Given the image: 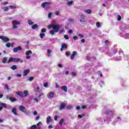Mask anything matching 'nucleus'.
I'll list each match as a JSON object with an SVG mask.
<instances>
[{
    "mask_svg": "<svg viewBox=\"0 0 129 129\" xmlns=\"http://www.w3.org/2000/svg\"><path fill=\"white\" fill-rule=\"evenodd\" d=\"M72 33H73V31H72V30H70L69 31V34H72Z\"/></svg>",
    "mask_w": 129,
    "mask_h": 129,
    "instance_id": "55",
    "label": "nucleus"
},
{
    "mask_svg": "<svg viewBox=\"0 0 129 129\" xmlns=\"http://www.w3.org/2000/svg\"><path fill=\"white\" fill-rule=\"evenodd\" d=\"M6 47H7V48H10V47H11V44H10V43H7L6 44Z\"/></svg>",
    "mask_w": 129,
    "mask_h": 129,
    "instance_id": "41",
    "label": "nucleus"
},
{
    "mask_svg": "<svg viewBox=\"0 0 129 129\" xmlns=\"http://www.w3.org/2000/svg\"><path fill=\"white\" fill-rule=\"evenodd\" d=\"M48 29H53L50 32V35H55V33H58L59 32V30H60V26L52 24L48 26Z\"/></svg>",
    "mask_w": 129,
    "mask_h": 129,
    "instance_id": "1",
    "label": "nucleus"
},
{
    "mask_svg": "<svg viewBox=\"0 0 129 129\" xmlns=\"http://www.w3.org/2000/svg\"><path fill=\"white\" fill-rule=\"evenodd\" d=\"M12 112H13V113H14V114H15V115H18V113H17V109H16V108H13L12 109Z\"/></svg>",
    "mask_w": 129,
    "mask_h": 129,
    "instance_id": "17",
    "label": "nucleus"
},
{
    "mask_svg": "<svg viewBox=\"0 0 129 129\" xmlns=\"http://www.w3.org/2000/svg\"><path fill=\"white\" fill-rule=\"evenodd\" d=\"M10 9H16V6H14L13 5H10L9 6Z\"/></svg>",
    "mask_w": 129,
    "mask_h": 129,
    "instance_id": "38",
    "label": "nucleus"
},
{
    "mask_svg": "<svg viewBox=\"0 0 129 129\" xmlns=\"http://www.w3.org/2000/svg\"><path fill=\"white\" fill-rule=\"evenodd\" d=\"M30 73V70H25L23 71V76H27L28 74Z\"/></svg>",
    "mask_w": 129,
    "mask_h": 129,
    "instance_id": "15",
    "label": "nucleus"
},
{
    "mask_svg": "<svg viewBox=\"0 0 129 129\" xmlns=\"http://www.w3.org/2000/svg\"><path fill=\"white\" fill-rule=\"evenodd\" d=\"M7 98L10 99L12 102H14V101H17V99L16 98H13L12 97L7 96Z\"/></svg>",
    "mask_w": 129,
    "mask_h": 129,
    "instance_id": "12",
    "label": "nucleus"
},
{
    "mask_svg": "<svg viewBox=\"0 0 129 129\" xmlns=\"http://www.w3.org/2000/svg\"><path fill=\"white\" fill-rule=\"evenodd\" d=\"M30 129H36L37 128V125H32L30 127Z\"/></svg>",
    "mask_w": 129,
    "mask_h": 129,
    "instance_id": "28",
    "label": "nucleus"
},
{
    "mask_svg": "<svg viewBox=\"0 0 129 129\" xmlns=\"http://www.w3.org/2000/svg\"><path fill=\"white\" fill-rule=\"evenodd\" d=\"M40 119V116H37L36 118V120H39Z\"/></svg>",
    "mask_w": 129,
    "mask_h": 129,
    "instance_id": "54",
    "label": "nucleus"
},
{
    "mask_svg": "<svg viewBox=\"0 0 129 129\" xmlns=\"http://www.w3.org/2000/svg\"><path fill=\"white\" fill-rule=\"evenodd\" d=\"M52 121V118H51V116H48L47 117V123H50V122Z\"/></svg>",
    "mask_w": 129,
    "mask_h": 129,
    "instance_id": "18",
    "label": "nucleus"
},
{
    "mask_svg": "<svg viewBox=\"0 0 129 129\" xmlns=\"http://www.w3.org/2000/svg\"><path fill=\"white\" fill-rule=\"evenodd\" d=\"M1 106L4 108H7V105H6V103H2L1 104Z\"/></svg>",
    "mask_w": 129,
    "mask_h": 129,
    "instance_id": "25",
    "label": "nucleus"
},
{
    "mask_svg": "<svg viewBox=\"0 0 129 129\" xmlns=\"http://www.w3.org/2000/svg\"><path fill=\"white\" fill-rule=\"evenodd\" d=\"M67 49V44L65 43L61 44V48H60L61 52L63 51V50H66Z\"/></svg>",
    "mask_w": 129,
    "mask_h": 129,
    "instance_id": "7",
    "label": "nucleus"
},
{
    "mask_svg": "<svg viewBox=\"0 0 129 129\" xmlns=\"http://www.w3.org/2000/svg\"><path fill=\"white\" fill-rule=\"evenodd\" d=\"M67 109H72V106L71 105H68L66 106Z\"/></svg>",
    "mask_w": 129,
    "mask_h": 129,
    "instance_id": "31",
    "label": "nucleus"
},
{
    "mask_svg": "<svg viewBox=\"0 0 129 129\" xmlns=\"http://www.w3.org/2000/svg\"><path fill=\"white\" fill-rule=\"evenodd\" d=\"M17 77H21L22 76V75L18 74L17 75Z\"/></svg>",
    "mask_w": 129,
    "mask_h": 129,
    "instance_id": "61",
    "label": "nucleus"
},
{
    "mask_svg": "<svg viewBox=\"0 0 129 129\" xmlns=\"http://www.w3.org/2000/svg\"><path fill=\"white\" fill-rule=\"evenodd\" d=\"M47 53H48V54H50V53H52V50L50 49H47Z\"/></svg>",
    "mask_w": 129,
    "mask_h": 129,
    "instance_id": "48",
    "label": "nucleus"
},
{
    "mask_svg": "<svg viewBox=\"0 0 129 129\" xmlns=\"http://www.w3.org/2000/svg\"><path fill=\"white\" fill-rule=\"evenodd\" d=\"M17 94L23 98L24 97H27L29 95V92L28 91H24V92L19 91L17 92Z\"/></svg>",
    "mask_w": 129,
    "mask_h": 129,
    "instance_id": "3",
    "label": "nucleus"
},
{
    "mask_svg": "<svg viewBox=\"0 0 129 129\" xmlns=\"http://www.w3.org/2000/svg\"><path fill=\"white\" fill-rule=\"evenodd\" d=\"M14 57H10L8 61V63H11V62H14Z\"/></svg>",
    "mask_w": 129,
    "mask_h": 129,
    "instance_id": "20",
    "label": "nucleus"
},
{
    "mask_svg": "<svg viewBox=\"0 0 129 129\" xmlns=\"http://www.w3.org/2000/svg\"><path fill=\"white\" fill-rule=\"evenodd\" d=\"M42 124V122H39L37 124V126H39V125H41Z\"/></svg>",
    "mask_w": 129,
    "mask_h": 129,
    "instance_id": "51",
    "label": "nucleus"
},
{
    "mask_svg": "<svg viewBox=\"0 0 129 129\" xmlns=\"http://www.w3.org/2000/svg\"><path fill=\"white\" fill-rule=\"evenodd\" d=\"M48 128H53V125L50 124L48 126Z\"/></svg>",
    "mask_w": 129,
    "mask_h": 129,
    "instance_id": "53",
    "label": "nucleus"
},
{
    "mask_svg": "<svg viewBox=\"0 0 129 129\" xmlns=\"http://www.w3.org/2000/svg\"><path fill=\"white\" fill-rule=\"evenodd\" d=\"M71 54V52H70V51H67V52L66 53V56H70Z\"/></svg>",
    "mask_w": 129,
    "mask_h": 129,
    "instance_id": "32",
    "label": "nucleus"
},
{
    "mask_svg": "<svg viewBox=\"0 0 129 129\" xmlns=\"http://www.w3.org/2000/svg\"><path fill=\"white\" fill-rule=\"evenodd\" d=\"M13 29H18V26H16L17 25H20V22L18 21H14L13 22Z\"/></svg>",
    "mask_w": 129,
    "mask_h": 129,
    "instance_id": "5",
    "label": "nucleus"
},
{
    "mask_svg": "<svg viewBox=\"0 0 129 129\" xmlns=\"http://www.w3.org/2000/svg\"><path fill=\"white\" fill-rule=\"evenodd\" d=\"M66 107V103H65L64 102H61L60 104V105L59 106V110H62V109H64V108H65V107Z\"/></svg>",
    "mask_w": 129,
    "mask_h": 129,
    "instance_id": "4",
    "label": "nucleus"
},
{
    "mask_svg": "<svg viewBox=\"0 0 129 129\" xmlns=\"http://www.w3.org/2000/svg\"><path fill=\"white\" fill-rule=\"evenodd\" d=\"M8 60V58H7V57H5L3 59V63H4V64L7 63V61Z\"/></svg>",
    "mask_w": 129,
    "mask_h": 129,
    "instance_id": "22",
    "label": "nucleus"
},
{
    "mask_svg": "<svg viewBox=\"0 0 129 129\" xmlns=\"http://www.w3.org/2000/svg\"><path fill=\"white\" fill-rule=\"evenodd\" d=\"M55 88H60V86H59V85H58V84H56Z\"/></svg>",
    "mask_w": 129,
    "mask_h": 129,
    "instance_id": "49",
    "label": "nucleus"
},
{
    "mask_svg": "<svg viewBox=\"0 0 129 129\" xmlns=\"http://www.w3.org/2000/svg\"><path fill=\"white\" fill-rule=\"evenodd\" d=\"M85 13H87V14H90L91 13V10L90 9H88L85 11Z\"/></svg>",
    "mask_w": 129,
    "mask_h": 129,
    "instance_id": "30",
    "label": "nucleus"
},
{
    "mask_svg": "<svg viewBox=\"0 0 129 129\" xmlns=\"http://www.w3.org/2000/svg\"><path fill=\"white\" fill-rule=\"evenodd\" d=\"M55 15H56V16H58V15H59V12H58V11H55Z\"/></svg>",
    "mask_w": 129,
    "mask_h": 129,
    "instance_id": "52",
    "label": "nucleus"
},
{
    "mask_svg": "<svg viewBox=\"0 0 129 129\" xmlns=\"http://www.w3.org/2000/svg\"><path fill=\"white\" fill-rule=\"evenodd\" d=\"M28 24L30 26H32V25H33V24H34V23L33 21H32V20H29Z\"/></svg>",
    "mask_w": 129,
    "mask_h": 129,
    "instance_id": "23",
    "label": "nucleus"
},
{
    "mask_svg": "<svg viewBox=\"0 0 129 129\" xmlns=\"http://www.w3.org/2000/svg\"><path fill=\"white\" fill-rule=\"evenodd\" d=\"M73 39H74V40H76V39H77V36H74L73 37Z\"/></svg>",
    "mask_w": 129,
    "mask_h": 129,
    "instance_id": "63",
    "label": "nucleus"
},
{
    "mask_svg": "<svg viewBox=\"0 0 129 129\" xmlns=\"http://www.w3.org/2000/svg\"><path fill=\"white\" fill-rule=\"evenodd\" d=\"M76 108H77V109L78 110H79L80 109V107L79 106H77L76 107Z\"/></svg>",
    "mask_w": 129,
    "mask_h": 129,
    "instance_id": "60",
    "label": "nucleus"
},
{
    "mask_svg": "<svg viewBox=\"0 0 129 129\" xmlns=\"http://www.w3.org/2000/svg\"><path fill=\"white\" fill-rule=\"evenodd\" d=\"M63 122H64V119L62 118L59 121V123L60 125H62L63 124Z\"/></svg>",
    "mask_w": 129,
    "mask_h": 129,
    "instance_id": "24",
    "label": "nucleus"
},
{
    "mask_svg": "<svg viewBox=\"0 0 129 129\" xmlns=\"http://www.w3.org/2000/svg\"><path fill=\"white\" fill-rule=\"evenodd\" d=\"M26 59H31V56L27 55V56L26 57Z\"/></svg>",
    "mask_w": 129,
    "mask_h": 129,
    "instance_id": "59",
    "label": "nucleus"
},
{
    "mask_svg": "<svg viewBox=\"0 0 129 129\" xmlns=\"http://www.w3.org/2000/svg\"><path fill=\"white\" fill-rule=\"evenodd\" d=\"M38 27L39 26L37 24H34L32 26L31 29H32V30H35V29H37Z\"/></svg>",
    "mask_w": 129,
    "mask_h": 129,
    "instance_id": "19",
    "label": "nucleus"
},
{
    "mask_svg": "<svg viewBox=\"0 0 129 129\" xmlns=\"http://www.w3.org/2000/svg\"><path fill=\"white\" fill-rule=\"evenodd\" d=\"M43 95H44V94L43 93H42L41 94H40L39 96L38 97H41V96H43Z\"/></svg>",
    "mask_w": 129,
    "mask_h": 129,
    "instance_id": "57",
    "label": "nucleus"
},
{
    "mask_svg": "<svg viewBox=\"0 0 129 129\" xmlns=\"http://www.w3.org/2000/svg\"><path fill=\"white\" fill-rule=\"evenodd\" d=\"M71 75H72V76L75 77V76H76V73H75V72H73L71 73Z\"/></svg>",
    "mask_w": 129,
    "mask_h": 129,
    "instance_id": "39",
    "label": "nucleus"
},
{
    "mask_svg": "<svg viewBox=\"0 0 129 129\" xmlns=\"http://www.w3.org/2000/svg\"><path fill=\"white\" fill-rule=\"evenodd\" d=\"M33 114L34 115H37V114H38V112H37V111H34L33 112Z\"/></svg>",
    "mask_w": 129,
    "mask_h": 129,
    "instance_id": "56",
    "label": "nucleus"
},
{
    "mask_svg": "<svg viewBox=\"0 0 129 129\" xmlns=\"http://www.w3.org/2000/svg\"><path fill=\"white\" fill-rule=\"evenodd\" d=\"M8 2H5L4 3V5H5L6 6V5H8Z\"/></svg>",
    "mask_w": 129,
    "mask_h": 129,
    "instance_id": "64",
    "label": "nucleus"
},
{
    "mask_svg": "<svg viewBox=\"0 0 129 129\" xmlns=\"http://www.w3.org/2000/svg\"><path fill=\"white\" fill-rule=\"evenodd\" d=\"M101 25V24H100V22H97V23H96V26H97V27H98V28H99L100 27Z\"/></svg>",
    "mask_w": 129,
    "mask_h": 129,
    "instance_id": "40",
    "label": "nucleus"
},
{
    "mask_svg": "<svg viewBox=\"0 0 129 129\" xmlns=\"http://www.w3.org/2000/svg\"><path fill=\"white\" fill-rule=\"evenodd\" d=\"M44 87H48V83H44Z\"/></svg>",
    "mask_w": 129,
    "mask_h": 129,
    "instance_id": "46",
    "label": "nucleus"
},
{
    "mask_svg": "<svg viewBox=\"0 0 129 129\" xmlns=\"http://www.w3.org/2000/svg\"><path fill=\"white\" fill-rule=\"evenodd\" d=\"M28 80L29 81H33L34 80V77H30L29 78Z\"/></svg>",
    "mask_w": 129,
    "mask_h": 129,
    "instance_id": "36",
    "label": "nucleus"
},
{
    "mask_svg": "<svg viewBox=\"0 0 129 129\" xmlns=\"http://www.w3.org/2000/svg\"><path fill=\"white\" fill-rule=\"evenodd\" d=\"M117 20H118V21H121V16H120V15H118L117 16Z\"/></svg>",
    "mask_w": 129,
    "mask_h": 129,
    "instance_id": "33",
    "label": "nucleus"
},
{
    "mask_svg": "<svg viewBox=\"0 0 129 129\" xmlns=\"http://www.w3.org/2000/svg\"><path fill=\"white\" fill-rule=\"evenodd\" d=\"M51 16H52V13L50 12L48 13V15L49 19H51Z\"/></svg>",
    "mask_w": 129,
    "mask_h": 129,
    "instance_id": "42",
    "label": "nucleus"
},
{
    "mask_svg": "<svg viewBox=\"0 0 129 129\" xmlns=\"http://www.w3.org/2000/svg\"><path fill=\"white\" fill-rule=\"evenodd\" d=\"M82 117H83L82 115H79V118H82Z\"/></svg>",
    "mask_w": 129,
    "mask_h": 129,
    "instance_id": "58",
    "label": "nucleus"
},
{
    "mask_svg": "<svg viewBox=\"0 0 129 129\" xmlns=\"http://www.w3.org/2000/svg\"><path fill=\"white\" fill-rule=\"evenodd\" d=\"M63 37L66 40H69V36L68 35H64Z\"/></svg>",
    "mask_w": 129,
    "mask_h": 129,
    "instance_id": "34",
    "label": "nucleus"
},
{
    "mask_svg": "<svg viewBox=\"0 0 129 129\" xmlns=\"http://www.w3.org/2000/svg\"><path fill=\"white\" fill-rule=\"evenodd\" d=\"M46 29H41L42 33H46Z\"/></svg>",
    "mask_w": 129,
    "mask_h": 129,
    "instance_id": "43",
    "label": "nucleus"
},
{
    "mask_svg": "<svg viewBox=\"0 0 129 129\" xmlns=\"http://www.w3.org/2000/svg\"><path fill=\"white\" fill-rule=\"evenodd\" d=\"M40 37L41 38V39H43V38H44V37H45V34L44 33H41L40 34Z\"/></svg>",
    "mask_w": 129,
    "mask_h": 129,
    "instance_id": "26",
    "label": "nucleus"
},
{
    "mask_svg": "<svg viewBox=\"0 0 129 129\" xmlns=\"http://www.w3.org/2000/svg\"><path fill=\"white\" fill-rule=\"evenodd\" d=\"M19 110L22 112H26V107L23 105L19 106Z\"/></svg>",
    "mask_w": 129,
    "mask_h": 129,
    "instance_id": "9",
    "label": "nucleus"
},
{
    "mask_svg": "<svg viewBox=\"0 0 129 129\" xmlns=\"http://www.w3.org/2000/svg\"><path fill=\"white\" fill-rule=\"evenodd\" d=\"M67 4H68V6H71L73 4V1H71L70 2H68L67 3Z\"/></svg>",
    "mask_w": 129,
    "mask_h": 129,
    "instance_id": "27",
    "label": "nucleus"
},
{
    "mask_svg": "<svg viewBox=\"0 0 129 129\" xmlns=\"http://www.w3.org/2000/svg\"><path fill=\"white\" fill-rule=\"evenodd\" d=\"M58 67L59 68H62L63 67V66H62L61 64L58 63Z\"/></svg>",
    "mask_w": 129,
    "mask_h": 129,
    "instance_id": "45",
    "label": "nucleus"
},
{
    "mask_svg": "<svg viewBox=\"0 0 129 129\" xmlns=\"http://www.w3.org/2000/svg\"><path fill=\"white\" fill-rule=\"evenodd\" d=\"M81 19L80 22H81V23H86V21L83 20L84 19H85V15H82L81 16Z\"/></svg>",
    "mask_w": 129,
    "mask_h": 129,
    "instance_id": "14",
    "label": "nucleus"
},
{
    "mask_svg": "<svg viewBox=\"0 0 129 129\" xmlns=\"http://www.w3.org/2000/svg\"><path fill=\"white\" fill-rule=\"evenodd\" d=\"M32 50H27L26 52V55L27 56H29V55H30V54H32Z\"/></svg>",
    "mask_w": 129,
    "mask_h": 129,
    "instance_id": "21",
    "label": "nucleus"
},
{
    "mask_svg": "<svg viewBox=\"0 0 129 129\" xmlns=\"http://www.w3.org/2000/svg\"><path fill=\"white\" fill-rule=\"evenodd\" d=\"M64 29H61L59 31V34H62V33H64Z\"/></svg>",
    "mask_w": 129,
    "mask_h": 129,
    "instance_id": "47",
    "label": "nucleus"
},
{
    "mask_svg": "<svg viewBox=\"0 0 129 129\" xmlns=\"http://www.w3.org/2000/svg\"><path fill=\"white\" fill-rule=\"evenodd\" d=\"M8 10H9V7H6L4 8V11L5 12H7V11H8Z\"/></svg>",
    "mask_w": 129,
    "mask_h": 129,
    "instance_id": "37",
    "label": "nucleus"
},
{
    "mask_svg": "<svg viewBox=\"0 0 129 129\" xmlns=\"http://www.w3.org/2000/svg\"><path fill=\"white\" fill-rule=\"evenodd\" d=\"M11 69H12V70H16V69H17V66L16 65H13L11 67Z\"/></svg>",
    "mask_w": 129,
    "mask_h": 129,
    "instance_id": "29",
    "label": "nucleus"
},
{
    "mask_svg": "<svg viewBox=\"0 0 129 129\" xmlns=\"http://www.w3.org/2000/svg\"><path fill=\"white\" fill-rule=\"evenodd\" d=\"M0 39H1V40H3V41H4L5 43H7V42H9V41H10V39H9V38L5 37L4 36H0Z\"/></svg>",
    "mask_w": 129,
    "mask_h": 129,
    "instance_id": "6",
    "label": "nucleus"
},
{
    "mask_svg": "<svg viewBox=\"0 0 129 129\" xmlns=\"http://www.w3.org/2000/svg\"><path fill=\"white\" fill-rule=\"evenodd\" d=\"M22 50H23V49L21 46H18L14 48L13 52H14V53H17L18 51H22Z\"/></svg>",
    "mask_w": 129,
    "mask_h": 129,
    "instance_id": "8",
    "label": "nucleus"
},
{
    "mask_svg": "<svg viewBox=\"0 0 129 129\" xmlns=\"http://www.w3.org/2000/svg\"><path fill=\"white\" fill-rule=\"evenodd\" d=\"M5 88L7 89V90H10V87L8 84L5 85Z\"/></svg>",
    "mask_w": 129,
    "mask_h": 129,
    "instance_id": "35",
    "label": "nucleus"
},
{
    "mask_svg": "<svg viewBox=\"0 0 129 129\" xmlns=\"http://www.w3.org/2000/svg\"><path fill=\"white\" fill-rule=\"evenodd\" d=\"M81 108H82V109H85V108H86V106L83 105L82 106Z\"/></svg>",
    "mask_w": 129,
    "mask_h": 129,
    "instance_id": "50",
    "label": "nucleus"
},
{
    "mask_svg": "<svg viewBox=\"0 0 129 129\" xmlns=\"http://www.w3.org/2000/svg\"><path fill=\"white\" fill-rule=\"evenodd\" d=\"M55 94L54 93V92H50L48 95H47V97L50 99V98H53L54 97V95Z\"/></svg>",
    "mask_w": 129,
    "mask_h": 129,
    "instance_id": "10",
    "label": "nucleus"
},
{
    "mask_svg": "<svg viewBox=\"0 0 129 129\" xmlns=\"http://www.w3.org/2000/svg\"><path fill=\"white\" fill-rule=\"evenodd\" d=\"M14 62L16 63H19V62H20V63H23V59L21 58H14Z\"/></svg>",
    "mask_w": 129,
    "mask_h": 129,
    "instance_id": "11",
    "label": "nucleus"
},
{
    "mask_svg": "<svg viewBox=\"0 0 129 129\" xmlns=\"http://www.w3.org/2000/svg\"><path fill=\"white\" fill-rule=\"evenodd\" d=\"M51 5L52 3L51 2H43L42 3L41 6L46 11H48L49 9L51 8Z\"/></svg>",
    "mask_w": 129,
    "mask_h": 129,
    "instance_id": "2",
    "label": "nucleus"
},
{
    "mask_svg": "<svg viewBox=\"0 0 129 129\" xmlns=\"http://www.w3.org/2000/svg\"><path fill=\"white\" fill-rule=\"evenodd\" d=\"M81 42L82 43H84V42H85V39H81Z\"/></svg>",
    "mask_w": 129,
    "mask_h": 129,
    "instance_id": "62",
    "label": "nucleus"
},
{
    "mask_svg": "<svg viewBox=\"0 0 129 129\" xmlns=\"http://www.w3.org/2000/svg\"><path fill=\"white\" fill-rule=\"evenodd\" d=\"M58 116L56 115L54 116V120H55L56 121H57V120H58Z\"/></svg>",
    "mask_w": 129,
    "mask_h": 129,
    "instance_id": "44",
    "label": "nucleus"
},
{
    "mask_svg": "<svg viewBox=\"0 0 129 129\" xmlns=\"http://www.w3.org/2000/svg\"><path fill=\"white\" fill-rule=\"evenodd\" d=\"M76 55H77V52H76V51H73V54L71 56V59L73 60V59L75 58V56H76Z\"/></svg>",
    "mask_w": 129,
    "mask_h": 129,
    "instance_id": "13",
    "label": "nucleus"
},
{
    "mask_svg": "<svg viewBox=\"0 0 129 129\" xmlns=\"http://www.w3.org/2000/svg\"><path fill=\"white\" fill-rule=\"evenodd\" d=\"M61 90H63V91H64V92H67L68 90V88H67V86H63L61 87Z\"/></svg>",
    "mask_w": 129,
    "mask_h": 129,
    "instance_id": "16",
    "label": "nucleus"
}]
</instances>
